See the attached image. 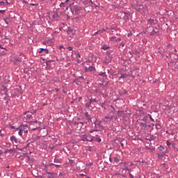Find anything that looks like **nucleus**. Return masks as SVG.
I'll return each mask as SVG.
<instances>
[{"mask_svg":"<svg viewBox=\"0 0 178 178\" xmlns=\"http://www.w3.org/2000/svg\"><path fill=\"white\" fill-rule=\"evenodd\" d=\"M67 49H69V51H73V47L69 46V47H67Z\"/></svg>","mask_w":178,"mask_h":178,"instance_id":"nucleus-46","label":"nucleus"},{"mask_svg":"<svg viewBox=\"0 0 178 178\" xmlns=\"http://www.w3.org/2000/svg\"><path fill=\"white\" fill-rule=\"evenodd\" d=\"M10 129L11 130H13V129H17V128H16V127H15V126L10 125Z\"/></svg>","mask_w":178,"mask_h":178,"instance_id":"nucleus-42","label":"nucleus"},{"mask_svg":"<svg viewBox=\"0 0 178 178\" xmlns=\"http://www.w3.org/2000/svg\"><path fill=\"white\" fill-rule=\"evenodd\" d=\"M2 5L3 6H5L6 5V3L3 1H0V6Z\"/></svg>","mask_w":178,"mask_h":178,"instance_id":"nucleus-41","label":"nucleus"},{"mask_svg":"<svg viewBox=\"0 0 178 178\" xmlns=\"http://www.w3.org/2000/svg\"><path fill=\"white\" fill-rule=\"evenodd\" d=\"M110 40L111 41H115V40H116V36H112Z\"/></svg>","mask_w":178,"mask_h":178,"instance_id":"nucleus-40","label":"nucleus"},{"mask_svg":"<svg viewBox=\"0 0 178 178\" xmlns=\"http://www.w3.org/2000/svg\"><path fill=\"white\" fill-rule=\"evenodd\" d=\"M17 130L19 131L18 134L19 136H23V129H22V128L20 127H19L18 128H17Z\"/></svg>","mask_w":178,"mask_h":178,"instance_id":"nucleus-19","label":"nucleus"},{"mask_svg":"<svg viewBox=\"0 0 178 178\" xmlns=\"http://www.w3.org/2000/svg\"><path fill=\"white\" fill-rule=\"evenodd\" d=\"M1 90L3 91L4 94L8 93V88L6 86H3Z\"/></svg>","mask_w":178,"mask_h":178,"instance_id":"nucleus-24","label":"nucleus"},{"mask_svg":"<svg viewBox=\"0 0 178 178\" xmlns=\"http://www.w3.org/2000/svg\"><path fill=\"white\" fill-rule=\"evenodd\" d=\"M131 1V6L135 9L136 12H141L144 9V6L138 2V0H130Z\"/></svg>","mask_w":178,"mask_h":178,"instance_id":"nucleus-2","label":"nucleus"},{"mask_svg":"<svg viewBox=\"0 0 178 178\" xmlns=\"http://www.w3.org/2000/svg\"><path fill=\"white\" fill-rule=\"evenodd\" d=\"M152 31L151 33H150V35H154L155 34H156V31H155V30L154 29V27L153 26H149L147 28V31Z\"/></svg>","mask_w":178,"mask_h":178,"instance_id":"nucleus-10","label":"nucleus"},{"mask_svg":"<svg viewBox=\"0 0 178 178\" xmlns=\"http://www.w3.org/2000/svg\"><path fill=\"white\" fill-rule=\"evenodd\" d=\"M19 127L22 128V130L24 133L27 134L29 133V126L26 124H22Z\"/></svg>","mask_w":178,"mask_h":178,"instance_id":"nucleus-6","label":"nucleus"},{"mask_svg":"<svg viewBox=\"0 0 178 178\" xmlns=\"http://www.w3.org/2000/svg\"><path fill=\"white\" fill-rule=\"evenodd\" d=\"M129 177L134 178V176H133V175H131V173H129Z\"/></svg>","mask_w":178,"mask_h":178,"instance_id":"nucleus-54","label":"nucleus"},{"mask_svg":"<svg viewBox=\"0 0 178 178\" xmlns=\"http://www.w3.org/2000/svg\"><path fill=\"white\" fill-rule=\"evenodd\" d=\"M85 116L87 118V120H88V122H90V120H91V116L90 115H88V113H85Z\"/></svg>","mask_w":178,"mask_h":178,"instance_id":"nucleus-22","label":"nucleus"},{"mask_svg":"<svg viewBox=\"0 0 178 178\" xmlns=\"http://www.w3.org/2000/svg\"><path fill=\"white\" fill-rule=\"evenodd\" d=\"M123 113V111H117V113Z\"/></svg>","mask_w":178,"mask_h":178,"instance_id":"nucleus-61","label":"nucleus"},{"mask_svg":"<svg viewBox=\"0 0 178 178\" xmlns=\"http://www.w3.org/2000/svg\"><path fill=\"white\" fill-rule=\"evenodd\" d=\"M142 120L143 122H145V123H147V120H148V117L147 116H145L142 118Z\"/></svg>","mask_w":178,"mask_h":178,"instance_id":"nucleus-29","label":"nucleus"},{"mask_svg":"<svg viewBox=\"0 0 178 178\" xmlns=\"http://www.w3.org/2000/svg\"><path fill=\"white\" fill-rule=\"evenodd\" d=\"M111 108L113 111H115V107H113V106H111Z\"/></svg>","mask_w":178,"mask_h":178,"instance_id":"nucleus-62","label":"nucleus"},{"mask_svg":"<svg viewBox=\"0 0 178 178\" xmlns=\"http://www.w3.org/2000/svg\"><path fill=\"white\" fill-rule=\"evenodd\" d=\"M114 162H115V163H119V162H120V159L118 158V157H114Z\"/></svg>","mask_w":178,"mask_h":178,"instance_id":"nucleus-26","label":"nucleus"},{"mask_svg":"<svg viewBox=\"0 0 178 178\" xmlns=\"http://www.w3.org/2000/svg\"><path fill=\"white\" fill-rule=\"evenodd\" d=\"M118 120V117L117 116H115V115H110V121L111 122H115Z\"/></svg>","mask_w":178,"mask_h":178,"instance_id":"nucleus-18","label":"nucleus"},{"mask_svg":"<svg viewBox=\"0 0 178 178\" xmlns=\"http://www.w3.org/2000/svg\"><path fill=\"white\" fill-rule=\"evenodd\" d=\"M20 56H23V58L15 57L13 60L14 65H16V66H20V63H22V62H23V60L26 59V56L24 55V54L21 53Z\"/></svg>","mask_w":178,"mask_h":178,"instance_id":"nucleus-3","label":"nucleus"},{"mask_svg":"<svg viewBox=\"0 0 178 178\" xmlns=\"http://www.w3.org/2000/svg\"><path fill=\"white\" fill-rule=\"evenodd\" d=\"M79 176H81L82 177H86L87 175L86 174H79Z\"/></svg>","mask_w":178,"mask_h":178,"instance_id":"nucleus-47","label":"nucleus"},{"mask_svg":"<svg viewBox=\"0 0 178 178\" xmlns=\"http://www.w3.org/2000/svg\"><path fill=\"white\" fill-rule=\"evenodd\" d=\"M129 76V74H121V77L122 78V79H126V78H127Z\"/></svg>","mask_w":178,"mask_h":178,"instance_id":"nucleus-28","label":"nucleus"},{"mask_svg":"<svg viewBox=\"0 0 178 178\" xmlns=\"http://www.w3.org/2000/svg\"><path fill=\"white\" fill-rule=\"evenodd\" d=\"M0 13L1 15H5V10H0Z\"/></svg>","mask_w":178,"mask_h":178,"instance_id":"nucleus-43","label":"nucleus"},{"mask_svg":"<svg viewBox=\"0 0 178 178\" xmlns=\"http://www.w3.org/2000/svg\"><path fill=\"white\" fill-rule=\"evenodd\" d=\"M157 22L156 19H149L147 22V24H149L150 26H155Z\"/></svg>","mask_w":178,"mask_h":178,"instance_id":"nucleus-8","label":"nucleus"},{"mask_svg":"<svg viewBox=\"0 0 178 178\" xmlns=\"http://www.w3.org/2000/svg\"><path fill=\"white\" fill-rule=\"evenodd\" d=\"M94 131H97V130H90V133H94Z\"/></svg>","mask_w":178,"mask_h":178,"instance_id":"nucleus-58","label":"nucleus"},{"mask_svg":"<svg viewBox=\"0 0 178 178\" xmlns=\"http://www.w3.org/2000/svg\"><path fill=\"white\" fill-rule=\"evenodd\" d=\"M51 166H55L56 168H60V165H58V164H54Z\"/></svg>","mask_w":178,"mask_h":178,"instance_id":"nucleus-45","label":"nucleus"},{"mask_svg":"<svg viewBox=\"0 0 178 178\" xmlns=\"http://www.w3.org/2000/svg\"><path fill=\"white\" fill-rule=\"evenodd\" d=\"M101 87H105V85L104 83H100Z\"/></svg>","mask_w":178,"mask_h":178,"instance_id":"nucleus-60","label":"nucleus"},{"mask_svg":"<svg viewBox=\"0 0 178 178\" xmlns=\"http://www.w3.org/2000/svg\"><path fill=\"white\" fill-rule=\"evenodd\" d=\"M90 102L92 104V102H98V100H97V99L90 98Z\"/></svg>","mask_w":178,"mask_h":178,"instance_id":"nucleus-31","label":"nucleus"},{"mask_svg":"<svg viewBox=\"0 0 178 178\" xmlns=\"http://www.w3.org/2000/svg\"><path fill=\"white\" fill-rule=\"evenodd\" d=\"M42 51H44L45 54H49V50L48 49L40 48L39 54H41Z\"/></svg>","mask_w":178,"mask_h":178,"instance_id":"nucleus-17","label":"nucleus"},{"mask_svg":"<svg viewBox=\"0 0 178 178\" xmlns=\"http://www.w3.org/2000/svg\"><path fill=\"white\" fill-rule=\"evenodd\" d=\"M54 162V163H59V162H60V160H59V159L55 158Z\"/></svg>","mask_w":178,"mask_h":178,"instance_id":"nucleus-35","label":"nucleus"},{"mask_svg":"<svg viewBox=\"0 0 178 178\" xmlns=\"http://www.w3.org/2000/svg\"><path fill=\"white\" fill-rule=\"evenodd\" d=\"M140 126H142L143 129H147V122H140Z\"/></svg>","mask_w":178,"mask_h":178,"instance_id":"nucleus-21","label":"nucleus"},{"mask_svg":"<svg viewBox=\"0 0 178 178\" xmlns=\"http://www.w3.org/2000/svg\"><path fill=\"white\" fill-rule=\"evenodd\" d=\"M70 9H71V12L72 13L78 14L79 12H80L81 10V7H80L77 4H74V3H73L70 6Z\"/></svg>","mask_w":178,"mask_h":178,"instance_id":"nucleus-5","label":"nucleus"},{"mask_svg":"<svg viewBox=\"0 0 178 178\" xmlns=\"http://www.w3.org/2000/svg\"><path fill=\"white\" fill-rule=\"evenodd\" d=\"M10 140L13 143V144H14L15 143V144H19V143L20 142V140H19V139H17V138H16V136H10Z\"/></svg>","mask_w":178,"mask_h":178,"instance_id":"nucleus-7","label":"nucleus"},{"mask_svg":"<svg viewBox=\"0 0 178 178\" xmlns=\"http://www.w3.org/2000/svg\"><path fill=\"white\" fill-rule=\"evenodd\" d=\"M120 45H121L122 47H124V43L123 42H121Z\"/></svg>","mask_w":178,"mask_h":178,"instance_id":"nucleus-51","label":"nucleus"},{"mask_svg":"<svg viewBox=\"0 0 178 178\" xmlns=\"http://www.w3.org/2000/svg\"><path fill=\"white\" fill-rule=\"evenodd\" d=\"M93 141H96V143H101V141H102V139L99 138H95Z\"/></svg>","mask_w":178,"mask_h":178,"instance_id":"nucleus-25","label":"nucleus"},{"mask_svg":"<svg viewBox=\"0 0 178 178\" xmlns=\"http://www.w3.org/2000/svg\"><path fill=\"white\" fill-rule=\"evenodd\" d=\"M52 17L54 20H59V14L58 13H54Z\"/></svg>","mask_w":178,"mask_h":178,"instance_id":"nucleus-12","label":"nucleus"},{"mask_svg":"<svg viewBox=\"0 0 178 178\" xmlns=\"http://www.w3.org/2000/svg\"><path fill=\"white\" fill-rule=\"evenodd\" d=\"M74 124L75 125L76 124H81L83 126V124H87V122H74Z\"/></svg>","mask_w":178,"mask_h":178,"instance_id":"nucleus-30","label":"nucleus"},{"mask_svg":"<svg viewBox=\"0 0 178 178\" xmlns=\"http://www.w3.org/2000/svg\"><path fill=\"white\" fill-rule=\"evenodd\" d=\"M23 3H28V2L24 0Z\"/></svg>","mask_w":178,"mask_h":178,"instance_id":"nucleus-64","label":"nucleus"},{"mask_svg":"<svg viewBox=\"0 0 178 178\" xmlns=\"http://www.w3.org/2000/svg\"><path fill=\"white\" fill-rule=\"evenodd\" d=\"M105 123H111V118H110V115H106L104 120H103Z\"/></svg>","mask_w":178,"mask_h":178,"instance_id":"nucleus-14","label":"nucleus"},{"mask_svg":"<svg viewBox=\"0 0 178 178\" xmlns=\"http://www.w3.org/2000/svg\"><path fill=\"white\" fill-rule=\"evenodd\" d=\"M102 49H104V51H106V49H109V47L104 45L102 47Z\"/></svg>","mask_w":178,"mask_h":178,"instance_id":"nucleus-33","label":"nucleus"},{"mask_svg":"<svg viewBox=\"0 0 178 178\" xmlns=\"http://www.w3.org/2000/svg\"><path fill=\"white\" fill-rule=\"evenodd\" d=\"M77 58H81V56L80 55V54H78L76 56Z\"/></svg>","mask_w":178,"mask_h":178,"instance_id":"nucleus-57","label":"nucleus"},{"mask_svg":"<svg viewBox=\"0 0 178 178\" xmlns=\"http://www.w3.org/2000/svg\"><path fill=\"white\" fill-rule=\"evenodd\" d=\"M111 62H112V56H108L106 58L105 63L106 65H109V63H111Z\"/></svg>","mask_w":178,"mask_h":178,"instance_id":"nucleus-11","label":"nucleus"},{"mask_svg":"<svg viewBox=\"0 0 178 178\" xmlns=\"http://www.w3.org/2000/svg\"><path fill=\"white\" fill-rule=\"evenodd\" d=\"M158 149H159V151H163V149H165V147L163 146H159L158 147Z\"/></svg>","mask_w":178,"mask_h":178,"instance_id":"nucleus-38","label":"nucleus"},{"mask_svg":"<svg viewBox=\"0 0 178 178\" xmlns=\"http://www.w3.org/2000/svg\"><path fill=\"white\" fill-rule=\"evenodd\" d=\"M87 137H88V141H89L90 143H92V141H94L95 137L91 136V134H88Z\"/></svg>","mask_w":178,"mask_h":178,"instance_id":"nucleus-13","label":"nucleus"},{"mask_svg":"<svg viewBox=\"0 0 178 178\" xmlns=\"http://www.w3.org/2000/svg\"><path fill=\"white\" fill-rule=\"evenodd\" d=\"M88 2L89 3H91V5H92V3H93L94 1H92V0H88Z\"/></svg>","mask_w":178,"mask_h":178,"instance_id":"nucleus-48","label":"nucleus"},{"mask_svg":"<svg viewBox=\"0 0 178 178\" xmlns=\"http://www.w3.org/2000/svg\"><path fill=\"white\" fill-rule=\"evenodd\" d=\"M147 116H149V120H150L152 122H155V120H154V118H152V116L151 115V114H148Z\"/></svg>","mask_w":178,"mask_h":178,"instance_id":"nucleus-37","label":"nucleus"},{"mask_svg":"<svg viewBox=\"0 0 178 178\" xmlns=\"http://www.w3.org/2000/svg\"><path fill=\"white\" fill-rule=\"evenodd\" d=\"M31 112H26L24 113L23 121L26 123H33L34 122L31 121Z\"/></svg>","mask_w":178,"mask_h":178,"instance_id":"nucleus-4","label":"nucleus"},{"mask_svg":"<svg viewBox=\"0 0 178 178\" xmlns=\"http://www.w3.org/2000/svg\"><path fill=\"white\" fill-rule=\"evenodd\" d=\"M1 131L0 130V136H1V137H3V134L2 133H1Z\"/></svg>","mask_w":178,"mask_h":178,"instance_id":"nucleus-59","label":"nucleus"},{"mask_svg":"<svg viewBox=\"0 0 178 178\" xmlns=\"http://www.w3.org/2000/svg\"><path fill=\"white\" fill-rule=\"evenodd\" d=\"M91 102L89 101L88 103L86 104V108H90L91 106Z\"/></svg>","mask_w":178,"mask_h":178,"instance_id":"nucleus-32","label":"nucleus"},{"mask_svg":"<svg viewBox=\"0 0 178 178\" xmlns=\"http://www.w3.org/2000/svg\"><path fill=\"white\" fill-rule=\"evenodd\" d=\"M66 6H67L66 3L61 2L60 3V8H63V9H65V8H66Z\"/></svg>","mask_w":178,"mask_h":178,"instance_id":"nucleus-23","label":"nucleus"},{"mask_svg":"<svg viewBox=\"0 0 178 178\" xmlns=\"http://www.w3.org/2000/svg\"><path fill=\"white\" fill-rule=\"evenodd\" d=\"M63 94H66L67 92V91H66L65 89H63Z\"/></svg>","mask_w":178,"mask_h":178,"instance_id":"nucleus-56","label":"nucleus"},{"mask_svg":"<svg viewBox=\"0 0 178 178\" xmlns=\"http://www.w3.org/2000/svg\"><path fill=\"white\" fill-rule=\"evenodd\" d=\"M123 169V170H129V168L128 167H125L124 168H122Z\"/></svg>","mask_w":178,"mask_h":178,"instance_id":"nucleus-53","label":"nucleus"},{"mask_svg":"<svg viewBox=\"0 0 178 178\" xmlns=\"http://www.w3.org/2000/svg\"><path fill=\"white\" fill-rule=\"evenodd\" d=\"M3 20L6 23V24H9V22H8V20H9V17L3 18Z\"/></svg>","mask_w":178,"mask_h":178,"instance_id":"nucleus-36","label":"nucleus"},{"mask_svg":"<svg viewBox=\"0 0 178 178\" xmlns=\"http://www.w3.org/2000/svg\"><path fill=\"white\" fill-rule=\"evenodd\" d=\"M166 144L167 145H170V142H169V140H167Z\"/></svg>","mask_w":178,"mask_h":178,"instance_id":"nucleus-55","label":"nucleus"},{"mask_svg":"<svg viewBox=\"0 0 178 178\" xmlns=\"http://www.w3.org/2000/svg\"><path fill=\"white\" fill-rule=\"evenodd\" d=\"M54 163H49L45 166V172L43 174L42 178H56V173L49 171Z\"/></svg>","mask_w":178,"mask_h":178,"instance_id":"nucleus-1","label":"nucleus"},{"mask_svg":"<svg viewBox=\"0 0 178 178\" xmlns=\"http://www.w3.org/2000/svg\"><path fill=\"white\" fill-rule=\"evenodd\" d=\"M31 6H38V3H30Z\"/></svg>","mask_w":178,"mask_h":178,"instance_id":"nucleus-44","label":"nucleus"},{"mask_svg":"<svg viewBox=\"0 0 178 178\" xmlns=\"http://www.w3.org/2000/svg\"><path fill=\"white\" fill-rule=\"evenodd\" d=\"M99 76H101L102 77H108V75H106V72H102L101 74H99Z\"/></svg>","mask_w":178,"mask_h":178,"instance_id":"nucleus-27","label":"nucleus"},{"mask_svg":"<svg viewBox=\"0 0 178 178\" xmlns=\"http://www.w3.org/2000/svg\"><path fill=\"white\" fill-rule=\"evenodd\" d=\"M107 72L111 76H113V71L112 70H108Z\"/></svg>","mask_w":178,"mask_h":178,"instance_id":"nucleus-34","label":"nucleus"},{"mask_svg":"<svg viewBox=\"0 0 178 178\" xmlns=\"http://www.w3.org/2000/svg\"><path fill=\"white\" fill-rule=\"evenodd\" d=\"M95 2H97V3H95ZM92 8H98V6H99V3H98V0H95L92 2V3L91 4Z\"/></svg>","mask_w":178,"mask_h":178,"instance_id":"nucleus-15","label":"nucleus"},{"mask_svg":"<svg viewBox=\"0 0 178 178\" xmlns=\"http://www.w3.org/2000/svg\"><path fill=\"white\" fill-rule=\"evenodd\" d=\"M156 129L157 130H159V129H161V124H156Z\"/></svg>","mask_w":178,"mask_h":178,"instance_id":"nucleus-39","label":"nucleus"},{"mask_svg":"<svg viewBox=\"0 0 178 178\" xmlns=\"http://www.w3.org/2000/svg\"><path fill=\"white\" fill-rule=\"evenodd\" d=\"M59 49H65V47H63V45H60L59 46Z\"/></svg>","mask_w":178,"mask_h":178,"instance_id":"nucleus-50","label":"nucleus"},{"mask_svg":"<svg viewBox=\"0 0 178 178\" xmlns=\"http://www.w3.org/2000/svg\"><path fill=\"white\" fill-rule=\"evenodd\" d=\"M81 141H88V136L86 134L82 135L81 137Z\"/></svg>","mask_w":178,"mask_h":178,"instance_id":"nucleus-16","label":"nucleus"},{"mask_svg":"<svg viewBox=\"0 0 178 178\" xmlns=\"http://www.w3.org/2000/svg\"><path fill=\"white\" fill-rule=\"evenodd\" d=\"M51 62H54V60H47V63H51Z\"/></svg>","mask_w":178,"mask_h":178,"instance_id":"nucleus-49","label":"nucleus"},{"mask_svg":"<svg viewBox=\"0 0 178 178\" xmlns=\"http://www.w3.org/2000/svg\"><path fill=\"white\" fill-rule=\"evenodd\" d=\"M16 152V149L13 148V149H6L5 151V154H8V152Z\"/></svg>","mask_w":178,"mask_h":178,"instance_id":"nucleus-20","label":"nucleus"},{"mask_svg":"<svg viewBox=\"0 0 178 178\" xmlns=\"http://www.w3.org/2000/svg\"><path fill=\"white\" fill-rule=\"evenodd\" d=\"M0 48H1V49H6V48L3 47L1 44H0Z\"/></svg>","mask_w":178,"mask_h":178,"instance_id":"nucleus-52","label":"nucleus"},{"mask_svg":"<svg viewBox=\"0 0 178 178\" xmlns=\"http://www.w3.org/2000/svg\"><path fill=\"white\" fill-rule=\"evenodd\" d=\"M109 161L111 162V163H112V158H109Z\"/></svg>","mask_w":178,"mask_h":178,"instance_id":"nucleus-63","label":"nucleus"},{"mask_svg":"<svg viewBox=\"0 0 178 178\" xmlns=\"http://www.w3.org/2000/svg\"><path fill=\"white\" fill-rule=\"evenodd\" d=\"M94 70H95V67L94 66L86 67L85 68V72H87L91 73V72H94Z\"/></svg>","mask_w":178,"mask_h":178,"instance_id":"nucleus-9","label":"nucleus"}]
</instances>
